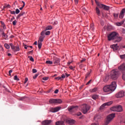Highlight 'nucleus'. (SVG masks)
<instances>
[{
    "mask_svg": "<svg viewBox=\"0 0 125 125\" xmlns=\"http://www.w3.org/2000/svg\"><path fill=\"white\" fill-rule=\"evenodd\" d=\"M58 92H59V90H58V89H56L54 91V93H57Z\"/></svg>",
    "mask_w": 125,
    "mask_h": 125,
    "instance_id": "60",
    "label": "nucleus"
},
{
    "mask_svg": "<svg viewBox=\"0 0 125 125\" xmlns=\"http://www.w3.org/2000/svg\"><path fill=\"white\" fill-rule=\"evenodd\" d=\"M124 96H125V92L124 91L119 92L116 95V97H117V98H121L122 97H124Z\"/></svg>",
    "mask_w": 125,
    "mask_h": 125,
    "instance_id": "10",
    "label": "nucleus"
},
{
    "mask_svg": "<svg viewBox=\"0 0 125 125\" xmlns=\"http://www.w3.org/2000/svg\"><path fill=\"white\" fill-rule=\"evenodd\" d=\"M103 9H104V10H107V11H108V10H109L110 9V7L104 5Z\"/></svg>",
    "mask_w": 125,
    "mask_h": 125,
    "instance_id": "25",
    "label": "nucleus"
},
{
    "mask_svg": "<svg viewBox=\"0 0 125 125\" xmlns=\"http://www.w3.org/2000/svg\"><path fill=\"white\" fill-rule=\"evenodd\" d=\"M113 16H114V17L117 19V18H118V16H119V14H116V13H114L113 14Z\"/></svg>",
    "mask_w": 125,
    "mask_h": 125,
    "instance_id": "37",
    "label": "nucleus"
},
{
    "mask_svg": "<svg viewBox=\"0 0 125 125\" xmlns=\"http://www.w3.org/2000/svg\"><path fill=\"white\" fill-rule=\"evenodd\" d=\"M48 30H52V26L51 25H49L46 27L45 31H47Z\"/></svg>",
    "mask_w": 125,
    "mask_h": 125,
    "instance_id": "30",
    "label": "nucleus"
},
{
    "mask_svg": "<svg viewBox=\"0 0 125 125\" xmlns=\"http://www.w3.org/2000/svg\"><path fill=\"white\" fill-rule=\"evenodd\" d=\"M110 110L113 112H122L123 111V107L121 105H117L111 107Z\"/></svg>",
    "mask_w": 125,
    "mask_h": 125,
    "instance_id": "6",
    "label": "nucleus"
},
{
    "mask_svg": "<svg viewBox=\"0 0 125 125\" xmlns=\"http://www.w3.org/2000/svg\"><path fill=\"white\" fill-rule=\"evenodd\" d=\"M45 35L46 36H49V35H50V31H45Z\"/></svg>",
    "mask_w": 125,
    "mask_h": 125,
    "instance_id": "40",
    "label": "nucleus"
},
{
    "mask_svg": "<svg viewBox=\"0 0 125 125\" xmlns=\"http://www.w3.org/2000/svg\"><path fill=\"white\" fill-rule=\"evenodd\" d=\"M0 31L2 32V37L4 40H6L7 39V35L4 33L3 31H2V29H0Z\"/></svg>",
    "mask_w": 125,
    "mask_h": 125,
    "instance_id": "18",
    "label": "nucleus"
},
{
    "mask_svg": "<svg viewBox=\"0 0 125 125\" xmlns=\"http://www.w3.org/2000/svg\"><path fill=\"white\" fill-rule=\"evenodd\" d=\"M65 78H66V76L64 74H62L61 79H65Z\"/></svg>",
    "mask_w": 125,
    "mask_h": 125,
    "instance_id": "53",
    "label": "nucleus"
},
{
    "mask_svg": "<svg viewBox=\"0 0 125 125\" xmlns=\"http://www.w3.org/2000/svg\"><path fill=\"white\" fill-rule=\"evenodd\" d=\"M2 26L4 30H5V29H6V26H5V24H4V25H2Z\"/></svg>",
    "mask_w": 125,
    "mask_h": 125,
    "instance_id": "56",
    "label": "nucleus"
},
{
    "mask_svg": "<svg viewBox=\"0 0 125 125\" xmlns=\"http://www.w3.org/2000/svg\"><path fill=\"white\" fill-rule=\"evenodd\" d=\"M108 41H112L114 40V42H120L123 38L121 37L118 36V33L116 32H112L108 36Z\"/></svg>",
    "mask_w": 125,
    "mask_h": 125,
    "instance_id": "2",
    "label": "nucleus"
},
{
    "mask_svg": "<svg viewBox=\"0 0 125 125\" xmlns=\"http://www.w3.org/2000/svg\"><path fill=\"white\" fill-rule=\"evenodd\" d=\"M45 31H46V30H43L41 32V36H42V37H44V35H45Z\"/></svg>",
    "mask_w": 125,
    "mask_h": 125,
    "instance_id": "32",
    "label": "nucleus"
},
{
    "mask_svg": "<svg viewBox=\"0 0 125 125\" xmlns=\"http://www.w3.org/2000/svg\"><path fill=\"white\" fill-rule=\"evenodd\" d=\"M11 48H12V49H13V50H14H14H15V46L14 45H13V46H12L11 47Z\"/></svg>",
    "mask_w": 125,
    "mask_h": 125,
    "instance_id": "58",
    "label": "nucleus"
},
{
    "mask_svg": "<svg viewBox=\"0 0 125 125\" xmlns=\"http://www.w3.org/2000/svg\"><path fill=\"white\" fill-rule=\"evenodd\" d=\"M38 76H39V74H35V76H33V79H37V78L38 77Z\"/></svg>",
    "mask_w": 125,
    "mask_h": 125,
    "instance_id": "51",
    "label": "nucleus"
},
{
    "mask_svg": "<svg viewBox=\"0 0 125 125\" xmlns=\"http://www.w3.org/2000/svg\"><path fill=\"white\" fill-rule=\"evenodd\" d=\"M120 75H121V73L120 71L114 69L111 71L110 77L111 80H113L114 81H116L120 77Z\"/></svg>",
    "mask_w": 125,
    "mask_h": 125,
    "instance_id": "3",
    "label": "nucleus"
},
{
    "mask_svg": "<svg viewBox=\"0 0 125 125\" xmlns=\"http://www.w3.org/2000/svg\"><path fill=\"white\" fill-rule=\"evenodd\" d=\"M82 11L83 13H85V12H86V9H85V8H83Z\"/></svg>",
    "mask_w": 125,
    "mask_h": 125,
    "instance_id": "46",
    "label": "nucleus"
},
{
    "mask_svg": "<svg viewBox=\"0 0 125 125\" xmlns=\"http://www.w3.org/2000/svg\"><path fill=\"white\" fill-rule=\"evenodd\" d=\"M98 95H94L92 96V98L94 99V100H96V99H98Z\"/></svg>",
    "mask_w": 125,
    "mask_h": 125,
    "instance_id": "27",
    "label": "nucleus"
},
{
    "mask_svg": "<svg viewBox=\"0 0 125 125\" xmlns=\"http://www.w3.org/2000/svg\"><path fill=\"white\" fill-rule=\"evenodd\" d=\"M69 69H70V70H74V67H73V66H69Z\"/></svg>",
    "mask_w": 125,
    "mask_h": 125,
    "instance_id": "64",
    "label": "nucleus"
},
{
    "mask_svg": "<svg viewBox=\"0 0 125 125\" xmlns=\"http://www.w3.org/2000/svg\"><path fill=\"white\" fill-rule=\"evenodd\" d=\"M119 70L122 72V73H125V63H123L118 67Z\"/></svg>",
    "mask_w": 125,
    "mask_h": 125,
    "instance_id": "9",
    "label": "nucleus"
},
{
    "mask_svg": "<svg viewBox=\"0 0 125 125\" xmlns=\"http://www.w3.org/2000/svg\"><path fill=\"white\" fill-rule=\"evenodd\" d=\"M51 120H45L42 122V125H49L52 123Z\"/></svg>",
    "mask_w": 125,
    "mask_h": 125,
    "instance_id": "13",
    "label": "nucleus"
},
{
    "mask_svg": "<svg viewBox=\"0 0 125 125\" xmlns=\"http://www.w3.org/2000/svg\"><path fill=\"white\" fill-rule=\"evenodd\" d=\"M90 29L91 31H94V24H93V23L90 24Z\"/></svg>",
    "mask_w": 125,
    "mask_h": 125,
    "instance_id": "26",
    "label": "nucleus"
},
{
    "mask_svg": "<svg viewBox=\"0 0 125 125\" xmlns=\"http://www.w3.org/2000/svg\"><path fill=\"white\" fill-rule=\"evenodd\" d=\"M89 75H90V72H88L86 75H85V80H86V79H87L88 77H89Z\"/></svg>",
    "mask_w": 125,
    "mask_h": 125,
    "instance_id": "39",
    "label": "nucleus"
},
{
    "mask_svg": "<svg viewBox=\"0 0 125 125\" xmlns=\"http://www.w3.org/2000/svg\"><path fill=\"white\" fill-rule=\"evenodd\" d=\"M46 64H49V65H51V64H52V61H46Z\"/></svg>",
    "mask_w": 125,
    "mask_h": 125,
    "instance_id": "35",
    "label": "nucleus"
},
{
    "mask_svg": "<svg viewBox=\"0 0 125 125\" xmlns=\"http://www.w3.org/2000/svg\"><path fill=\"white\" fill-rule=\"evenodd\" d=\"M124 22H125V21H122L121 22L116 23V25L117 26H122V25H123Z\"/></svg>",
    "mask_w": 125,
    "mask_h": 125,
    "instance_id": "23",
    "label": "nucleus"
},
{
    "mask_svg": "<svg viewBox=\"0 0 125 125\" xmlns=\"http://www.w3.org/2000/svg\"><path fill=\"white\" fill-rule=\"evenodd\" d=\"M14 51H19L20 50V48H19V46H15Z\"/></svg>",
    "mask_w": 125,
    "mask_h": 125,
    "instance_id": "31",
    "label": "nucleus"
},
{
    "mask_svg": "<svg viewBox=\"0 0 125 125\" xmlns=\"http://www.w3.org/2000/svg\"><path fill=\"white\" fill-rule=\"evenodd\" d=\"M85 61V59H83L81 61V63H83V62H84Z\"/></svg>",
    "mask_w": 125,
    "mask_h": 125,
    "instance_id": "61",
    "label": "nucleus"
},
{
    "mask_svg": "<svg viewBox=\"0 0 125 125\" xmlns=\"http://www.w3.org/2000/svg\"><path fill=\"white\" fill-rule=\"evenodd\" d=\"M44 39V37L41 36V37L39 38V42H43Z\"/></svg>",
    "mask_w": 125,
    "mask_h": 125,
    "instance_id": "28",
    "label": "nucleus"
},
{
    "mask_svg": "<svg viewBox=\"0 0 125 125\" xmlns=\"http://www.w3.org/2000/svg\"><path fill=\"white\" fill-rule=\"evenodd\" d=\"M111 48L113 49L114 51H116V50H118V48H119V46H118V44H113L110 46Z\"/></svg>",
    "mask_w": 125,
    "mask_h": 125,
    "instance_id": "15",
    "label": "nucleus"
},
{
    "mask_svg": "<svg viewBox=\"0 0 125 125\" xmlns=\"http://www.w3.org/2000/svg\"><path fill=\"white\" fill-rule=\"evenodd\" d=\"M89 109H90V106L85 104H83L82 106V112L83 114H86L89 111Z\"/></svg>",
    "mask_w": 125,
    "mask_h": 125,
    "instance_id": "7",
    "label": "nucleus"
},
{
    "mask_svg": "<svg viewBox=\"0 0 125 125\" xmlns=\"http://www.w3.org/2000/svg\"><path fill=\"white\" fill-rule=\"evenodd\" d=\"M15 12L16 14H18L20 13V10H19V9H17L16 10V12Z\"/></svg>",
    "mask_w": 125,
    "mask_h": 125,
    "instance_id": "42",
    "label": "nucleus"
},
{
    "mask_svg": "<svg viewBox=\"0 0 125 125\" xmlns=\"http://www.w3.org/2000/svg\"><path fill=\"white\" fill-rule=\"evenodd\" d=\"M49 102L51 104H61L63 102L60 99H50Z\"/></svg>",
    "mask_w": 125,
    "mask_h": 125,
    "instance_id": "5",
    "label": "nucleus"
},
{
    "mask_svg": "<svg viewBox=\"0 0 125 125\" xmlns=\"http://www.w3.org/2000/svg\"><path fill=\"white\" fill-rule=\"evenodd\" d=\"M4 46L6 48H7V49H9V48L10 47L9 45H8V44H7V43H5Z\"/></svg>",
    "mask_w": 125,
    "mask_h": 125,
    "instance_id": "33",
    "label": "nucleus"
},
{
    "mask_svg": "<svg viewBox=\"0 0 125 125\" xmlns=\"http://www.w3.org/2000/svg\"><path fill=\"white\" fill-rule=\"evenodd\" d=\"M67 122L69 123V124H70V125H73V124L74 123V120L69 119L67 120Z\"/></svg>",
    "mask_w": 125,
    "mask_h": 125,
    "instance_id": "29",
    "label": "nucleus"
},
{
    "mask_svg": "<svg viewBox=\"0 0 125 125\" xmlns=\"http://www.w3.org/2000/svg\"><path fill=\"white\" fill-rule=\"evenodd\" d=\"M20 14L21 15V16H23V15H24V14H25V12H21Z\"/></svg>",
    "mask_w": 125,
    "mask_h": 125,
    "instance_id": "52",
    "label": "nucleus"
},
{
    "mask_svg": "<svg viewBox=\"0 0 125 125\" xmlns=\"http://www.w3.org/2000/svg\"><path fill=\"white\" fill-rule=\"evenodd\" d=\"M96 12L97 15H98L99 16H100V14H101L100 10H99V8H98V7H96Z\"/></svg>",
    "mask_w": 125,
    "mask_h": 125,
    "instance_id": "20",
    "label": "nucleus"
},
{
    "mask_svg": "<svg viewBox=\"0 0 125 125\" xmlns=\"http://www.w3.org/2000/svg\"><path fill=\"white\" fill-rule=\"evenodd\" d=\"M113 104V101H110L107 103H105L104 104L100 107V110H103L105 106H110V105H112Z\"/></svg>",
    "mask_w": 125,
    "mask_h": 125,
    "instance_id": "8",
    "label": "nucleus"
},
{
    "mask_svg": "<svg viewBox=\"0 0 125 125\" xmlns=\"http://www.w3.org/2000/svg\"><path fill=\"white\" fill-rule=\"evenodd\" d=\"M98 88L97 87H95L93 89H90V92H96V91H97Z\"/></svg>",
    "mask_w": 125,
    "mask_h": 125,
    "instance_id": "24",
    "label": "nucleus"
},
{
    "mask_svg": "<svg viewBox=\"0 0 125 125\" xmlns=\"http://www.w3.org/2000/svg\"><path fill=\"white\" fill-rule=\"evenodd\" d=\"M55 80H57V81H59V80H61V77H58L55 78Z\"/></svg>",
    "mask_w": 125,
    "mask_h": 125,
    "instance_id": "49",
    "label": "nucleus"
},
{
    "mask_svg": "<svg viewBox=\"0 0 125 125\" xmlns=\"http://www.w3.org/2000/svg\"><path fill=\"white\" fill-rule=\"evenodd\" d=\"M100 118V116L96 115V116H95L94 117V120H97Z\"/></svg>",
    "mask_w": 125,
    "mask_h": 125,
    "instance_id": "45",
    "label": "nucleus"
},
{
    "mask_svg": "<svg viewBox=\"0 0 125 125\" xmlns=\"http://www.w3.org/2000/svg\"><path fill=\"white\" fill-rule=\"evenodd\" d=\"M56 125H65V124L63 121H58L56 122Z\"/></svg>",
    "mask_w": 125,
    "mask_h": 125,
    "instance_id": "19",
    "label": "nucleus"
},
{
    "mask_svg": "<svg viewBox=\"0 0 125 125\" xmlns=\"http://www.w3.org/2000/svg\"><path fill=\"white\" fill-rule=\"evenodd\" d=\"M59 63H60V59L56 58L54 59V64H55V65H58Z\"/></svg>",
    "mask_w": 125,
    "mask_h": 125,
    "instance_id": "17",
    "label": "nucleus"
},
{
    "mask_svg": "<svg viewBox=\"0 0 125 125\" xmlns=\"http://www.w3.org/2000/svg\"><path fill=\"white\" fill-rule=\"evenodd\" d=\"M0 23L1 24V25L3 26L4 25H5V24H4V22L2 21H0Z\"/></svg>",
    "mask_w": 125,
    "mask_h": 125,
    "instance_id": "55",
    "label": "nucleus"
},
{
    "mask_svg": "<svg viewBox=\"0 0 125 125\" xmlns=\"http://www.w3.org/2000/svg\"><path fill=\"white\" fill-rule=\"evenodd\" d=\"M95 1L96 2V4L97 5V6L99 7V8H104V4L99 3V2H98L96 0H95Z\"/></svg>",
    "mask_w": 125,
    "mask_h": 125,
    "instance_id": "16",
    "label": "nucleus"
},
{
    "mask_svg": "<svg viewBox=\"0 0 125 125\" xmlns=\"http://www.w3.org/2000/svg\"><path fill=\"white\" fill-rule=\"evenodd\" d=\"M109 76L108 75L105 76V77L104 79V82H105V83H106V82H108V80H109Z\"/></svg>",
    "mask_w": 125,
    "mask_h": 125,
    "instance_id": "22",
    "label": "nucleus"
},
{
    "mask_svg": "<svg viewBox=\"0 0 125 125\" xmlns=\"http://www.w3.org/2000/svg\"><path fill=\"white\" fill-rule=\"evenodd\" d=\"M21 15L20 14H19L18 16H17V20H18V19H19L20 18V17H21Z\"/></svg>",
    "mask_w": 125,
    "mask_h": 125,
    "instance_id": "54",
    "label": "nucleus"
},
{
    "mask_svg": "<svg viewBox=\"0 0 125 125\" xmlns=\"http://www.w3.org/2000/svg\"><path fill=\"white\" fill-rule=\"evenodd\" d=\"M14 80H15V81H19V78H18L17 75H15L14 77Z\"/></svg>",
    "mask_w": 125,
    "mask_h": 125,
    "instance_id": "36",
    "label": "nucleus"
},
{
    "mask_svg": "<svg viewBox=\"0 0 125 125\" xmlns=\"http://www.w3.org/2000/svg\"><path fill=\"white\" fill-rule=\"evenodd\" d=\"M61 109V107L60 106H57L56 107H55L54 108H52L51 109V111L53 113H56V112H58L60 109Z\"/></svg>",
    "mask_w": 125,
    "mask_h": 125,
    "instance_id": "14",
    "label": "nucleus"
},
{
    "mask_svg": "<svg viewBox=\"0 0 125 125\" xmlns=\"http://www.w3.org/2000/svg\"><path fill=\"white\" fill-rule=\"evenodd\" d=\"M25 99V97H22L21 98H20L19 99V100H20V101H23V100H24Z\"/></svg>",
    "mask_w": 125,
    "mask_h": 125,
    "instance_id": "41",
    "label": "nucleus"
},
{
    "mask_svg": "<svg viewBox=\"0 0 125 125\" xmlns=\"http://www.w3.org/2000/svg\"><path fill=\"white\" fill-rule=\"evenodd\" d=\"M38 48L39 49H41L42 48V42L38 41Z\"/></svg>",
    "mask_w": 125,
    "mask_h": 125,
    "instance_id": "21",
    "label": "nucleus"
},
{
    "mask_svg": "<svg viewBox=\"0 0 125 125\" xmlns=\"http://www.w3.org/2000/svg\"><path fill=\"white\" fill-rule=\"evenodd\" d=\"M9 11H10L11 14H15V11H11V10H9Z\"/></svg>",
    "mask_w": 125,
    "mask_h": 125,
    "instance_id": "50",
    "label": "nucleus"
},
{
    "mask_svg": "<svg viewBox=\"0 0 125 125\" xmlns=\"http://www.w3.org/2000/svg\"><path fill=\"white\" fill-rule=\"evenodd\" d=\"M115 118V113H112L109 114L107 117H106V119L105 120V122L104 125H108L110 123H111V121L113 119Z\"/></svg>",
    "mask_w": 125,
    "mask_h": 125,
    "instance_id": "4",
    "label": "nucleus"
},
{
    "mask_svg": "<svg viewBox=\"0 0 125 125\" xmlns=\"http://www.w3.org/2000/svg\"><path fill=\"white\" fill-rule=\"evenodd\" d=\"M11 73H12V70H9V76H11Z\"/></svg>",
    "mask_w": 125,
    "mask_h": 125,
    "instance_id": "59",
    "label": "nucleus"
},
{
    "mask_svg": "<svg viewBox=\"0 0 125 125\" xmlns=\"http://www.w3.org/2000/svg\"><path fill=\"white\" fill-rule=\"evenodd\" d=\"M91 83V80H90L88 82H87V83H86V85H88V84H89V83Z\"/></svg>",
    "mask_w": 125,
    "mask_h": 125,
    "instance_id": "63",
    "label": "nucleus"
},
{
    "mask_svg": "<svg viewBox=\"0 0 125 125\" xmlns=\"http://www.w3.org/2000/svg\"><path fill=\"white\" fill-rule=\"evenodd\" d=\"M49 78L48 77H43L42 78V80H43V81H47L48 80Z\"/></svg>",
    "mask_w": 125,
    "mask_h": 125,
    "instance_id": "47",
    "label": "nucleus"
},
{
    "mask_svg": "<svg viewBox=\"0 0 125 125\" xmlns=\"http://www.w3.org/2000/svg\"><path fill=\"white\" fill-rule=\"evenodd\" d=\"M16 23H17V21L15 20L14 21H13V25L14 26H16Z\"/></svg>",
    "mask_w": 125,
    "mask_h": 125,
    "instance_id": "44",
    "label": "nucleus"
},
{
    "mask_svg": "<svg viewBox=\"0 0 125 125\" xmlns=\"http://www.w3.org/2000/svg\"><path fill=\"white\" fill-rule=\"evenodd\" d=\"M28 57L29 58L30 61H31L32 62H34V58H33V57L29 56Z\"/></svg>",
    "mask_w": 125,
    "mask_h": 125,
    "instance_id": "38",
    "label": "nucleus"
},
{
    "mask_svg": "<svg viewBox=\"0 0 125 125\" xmlns=\"http://www.w3.org/2000/svg\"><path fill=\"white\" fill-rule=\"evenodd\" d=\"M21 2L23 3V5L20 8V10H22V9H23V8L25 6V2H24V1H22Z\"/></svg>",
    "mask_w": 125,
    "mask_h": 125,
    "instance_id": "34",
    "label": "nucleus"
},
{
    "mask_svg": "<svg viewBox=\"0 0 125 125\" xmlns=\"http://www.w3.org/2000/svg\"><path fill=\"white\" fill-rule=\"evenodd\" d=\"M77 109L78 106H72L68 107V110L69 112H75V111Z\"/></svg>",
    "mask_w": 125,
    "mask_h": 125,
    "instance_id": "11",
    "label": "nucleus"
},
{
    "mask_svg": "<svg viewBox=\"0 0 125 125\" xmlns=\"http://www.w3.org/2000/svg\"><path fill=\"white\" fill-rule=\"evenodd\" d=\"M82 115V113L81 112H79L77 114V115L78 116H80Z\"/></svg>",
    "mask_w": 125,
    "mask_h": 125,
    "instance_id": "62",
    "label": "nucleus"
},
{
    "mask_svg": "<svg viewBox=\"0 0 125 125\" xmlns=\"http://www.w3.org/2000/svg\"><path fill=\"white\" fill-rule=\"evenodd\" d=\"M123 75H122V79L123 80H124V81H125V72L122 73Z\"/></svg>",
    "mask_w": 125,
    "mask_h": 125,
    "instance_id": "43",
    "label": "nucleus"
},
{
    "mask_svg": "<svg viewBox=\"0 0 125 125\" xmlns=\"http://www.w3.org/2000/svg\"><path fill=\"white\" fill-rule=\"evenodd\" d=\"M32 72H33V73H37L38 72V71L36 69H32Z\"/></svg>",
    "mask_w": 125,
    "mask_h": 125,
    "instance_id": "48",
    "label": "nucleus"
},
{
    "mask_svg": "<svg viewBox=\"0 0 125 125\" xmlns=\"http://www.w3.org/2000/svg\"><path fill=\"white\" fill-rule=\"evenodd\" d=\"M125 8L122 9V10L120 12V13L119 14V18L123 19V18H124V16H125Z\"/></svg>",
    "mask_w": 125,
    "mask_h": 125,
    "instance_id": "12",
    "label": "nucleus"
},
{
    "mask_svg": "<svg viewBox=\"0 0 125 125\" xmlns=\"http://www.w3.org/2000/svg\"><path fill=\"white\" fill-rule=\"evenodd\" d=\"M27 82H28V78H25L24 83H27Z\"/></svg>",
    "mask_w": 125,
    "mask_h": 125,
    "instance_id": "57",
    "label": "nucleus"
},
{
    "mask_svg": "<svg viewBox=\"0 0 125 125\" xmlns=\"http://www.w3.org/2000/svg\"><path fill=\"white\" fill-rule=\"evenodd\" d=\"M117 87L116 82H113L110 85H105L104 87V92H113Z\"/></svg>",
    "mask_w": 125,
    "mask_h": 125,
    "instance_id": "1",
    "label": "nucleus"
}]
</instances>
